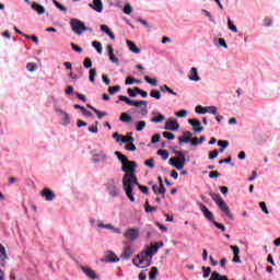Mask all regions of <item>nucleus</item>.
I'll list each match as a JSON object with an SVG mask.
<instances>
[{
    "label": "nucleus",
    "mask_w": 280,
    "mask_h": 280,
    "mask_svg": "<svg viewBox=\"0 0 280 280\" xmlns=\"http://www.w3.org/2000/svg\"><path fill=\"white\" fill-rule=\"evenodd\" d=\"M133 106L136 108H139L140 106H143L140 109V114L148 115V101H133Z\"/></svg>",
    "instance_id": "nucleus-18"
},
{
    "label": "nucleus",
    "mask_w": 280,
    "mask_h": 280,
    "mask_svg": "<svg viewBox=\"0 0 280 280\" xmlns=\"http://www.w3.org/2000/svg\"><path fill=\"white\" fill-rule=\"evenodd\" d=\"M174 154L175 156L168 160V165L180 172V170H183V167H185L187 164V160L185 159V154H183L182 151H174Z\"/></svg>",
    "instance_id": "nucleus-3"
},
{
    "label": "nucleus",
    "mask_w": 280,
    "mask_h": 280,
    "mask_svg": "<svg viewBox=\"0 0 280 280\" xmlns=\"http://www.w3.org/2000/svg\"><path fill=\"white\" fill-rule=\"evenodd\" d=\"M70 27L73 34H77V36H82L84 32H89V27H86V25H84V22L80 21L79 19H71Z\"/></svg>",
    "instance_id": "nucleus-5"
},
{
    "label": "nucleus",
    "mask_w": 280,
    "mask_h": 280,
    "mask_svg": "<svg viewBox=\"0 0 280 280\" xmlns=\"http://www.w3.org/2000/svg\"><path fill=\"white\" fill-rule=\"evenodd\" d=\"M230 248L234 256L240 255V247L237 245H230Z\"/></svg>",
    "instance_id": "nucleus-59"
},
{
    "label": "nucleus",
    "mask_w": 280,
    "mask_h": 280,
    "mask_svg": "<svg viewBox=\"0 0 280 280\" xmlns=\"http://www.w3.org/2000/svg\"><path fill=\"white\" fill-rule=\"evenodd\" d=\"M201 270L203 279H208L209 275H211V267H201Z\"/></svg>",
    "instance_id": "nucleus-51"
},
{
    "label": "nucleus",
    "mask_w": 280,
    "mask_h": 280,
    "mask_svg": "<svg viewBox=\"0 0 280 280\" xmlns=\"http://www.w3.org/2000/svg\"><path fill=\"white\" fill-rule=\"evenodd\" d=\"M150 96L153 97V100H161V92L159 90H151Z\"/></svg>",
    "instance_id": "nucleus-49"
},
{
    "label": "nucleus",
    "mask_w": 280,
    "mask_h": 280,
    "mask_svg": "<svg viewBox=\"0 0 280 280\" xmlns=\"http://www.w3.org/2000/svg\"><path fill=\"white\" fill-rule=\"evenodd\" d=\"M83 67L85 69H91L93 67V61L91 60V58L86 57L83 61Z\"/></svg>",
    "instance_id": "nucleus-52"
},
{
    "label": "nucleus",
    "mask_w": 280,
    "mask_h": 280,
    "mask_svg": "<svg viewBox=\"0 0 280 280\" xmlns=\"http://www.w3.org/2000/svg\"><path fill=\"white\" fill-rule=\"evenodd\" d=\"M91 154L93 163H102L103 165H106L108 163V154L106 153V151L93 150Z\"/></svg>",
    "instance_id": "nucleus-7"
},
{
    "label": "nucleus",
    "mask_w": 280,
    "mask_h": 280,
    "mask_svg": "<svg viewBox=\"0 0 280 280\" xmlns=\"http://www.w3.org/2000/svg\"><path fill=\"white\" fill-rule=\"evenodd\" d=\"M212 200L218 205L219 209L223 211V213L229 218L230 220H233V213H231V209H229V205H226V201L222 200L220 195L212 194L211 195Z\"/></svg>",
    "instance_id": "nucleus-4"
},
{
    "label": "nucleus",
    "mask_w": 280,
    "mask_h": 280,
    "mask_svg": "<svg viewBox=\"0 0 280 280\" xmlns=\"http://www.w3.org/2000/svg\"><path fill=\"white\" fill-rule=\"evenodd\" d=\"M96 75H97V70L95 68L90 69V77H89L90 82L94 83Z\"/></svg>",
    "instance_id": "nucleus-43"
},
{
    "label": "nucleus",
    "mask_w": 280,
    "mask_h": 280,
    "mask_svg": "<svg viewBox=\"0 0 280 280\" xmlns=\"http://www.w3.org/2000/svg\"><path fill=\"white\" fill-rule=\"evenodd\" d=\"M144 128H145V121L141 120L138 122L136 130L137 132H141V130H143Z\"/></svg>",
    "instance_id": "nucleus-58"
},
{
    "label": "nucleus",
    "mask_w": 280,
    "mask_h": 280,
    "mask_svg": "<svg viewBox=\"0 0 280 280\" xmlns=\"http://www.w3.org/2000/svg\"><path fill=\"white\" fill-rule=\"evenodd\" d=\"M158 275H159V268L152 267L151 271L149 272V279L150 280H155Z\"/></svg>",
    "instance_id": "nucleus-37"
},
{
    "label": "nucleus",
    "mask_w": 280,
    "mask_h": 280,
    "mask_svg": "<svg viewBox=\"0 0 280 280\" xmlns=\"http://www.w3.org/2000/svg\"><path fill=\"white\" fill-rule=\"evenodd\" d=\"M175 117H178L180 119L187 117V109H182L179 112H175Z\"/></svg>",
    "instance_id": "nucleus-55"
},
{
    "label": "nucleus",
    "mask_w": 280,
    "mask_h": 280,
    "mask_svg": "<svg viewBox=\"0 0 280 280\" xmlns=\"http://www.w3.org/2000/svg\"><path fill=\"white\" fill-rule=\"evenodd\" d=\"M228 27H229L230 32L237 34V26H235V24H233L231 19H228Z\"/></svg>",
    "instance_id": "nucleus-45"
},
{
    "label": "nucleus",
    "mask_w": 280,
    "mask_h": 280,
    "mask_svg": "<svg viewBox=\"0 0 280 280\" xmlns=\"http://www.w3.org/2000/svg\"><path fill=\"white\" fill-rule=\"evenodd\" d=\"M101 229H106L107 231H112V233H115L116 235H121V229L115 228L112 223H102Z\"/></svg>",
    "instance_id": "nucleus-23"
},
{
    "label": "nucleus",
    "mask_w": 280,
    "mask_h": 280,
    "mask_svg": "<svg viewBox=\"0 0 280 280\" xmlns=\"http://www.w3.org/2000/svg\"><path fill=\"white\" fill-rule=\"evenodd\" d=\"M101 32H103L104 34H107V36H109V38L112 40H115V34H113V32H110V28H108L107 25L102 24L101 25Z\"/></svg>",
    "instance_id": "nucleus-28"
},
{
    "label": "nucleus",
    "mask_w": 280,
    "mask_h": 280,
    "mask_svg": "<svg viewBox=\"0 0 280 280\" xmlns=\"http://www.w3.org/2000/svg\"><path fill=\"white\" fill-rule=\"evenodd\" d=\"M163 137L165 139H168V141H174V139H176V136L170 131H165L163 132Z\"/></svg>",
    "instance_id": "nucleus-54"
},
{
    "label": "nucleus",
    "mask_w": 280,
    "mask_h": 280,
    "mask_svg": "<svg viewBox=\"0 0 280 280\" xmlns=\"http://www.w3.org/2000/svg\"><path fill=\"white\" fill-rule=\"evenodd\" d=\"M201 14H205V16L209 19L210 23H215V19H213V15L208 10L201 9Z\"/></svg>",
    "instance_id": "nucleus-41"
},
{
    "label": "nucleus",
    "mask_w": 280,
    "mask_h": 280,
    "mask_svg": "<svg viewBox=\"0 0 280 280\" xmlns=\"http://www.w3.org/2000/svg\"><path fill=\"white\" fill-rule=\"evenodd\" d=\"M125 150H127L128 152L137 151V147L135 145V141H130L129 143H127V145L125 147Z\"/></svg>",
    "instance_id": "nucleus-48"
},
{
    "label": "nucleus",
    "mask_w": 280,
    "mask_h": 280,
    "mask_svg": "<svg viewBox=\"0 0 280 280\" xmlns=\"http://www.w3.org/2000/svg\"><path fill=\"white\" fill-rule=\"evenodd\" d=\"M126 45L131 54H141V48L137 47V44H135V42L127 39Z\"/></svg>",
    "instance_id": "nucleus-24"
},
{
    "label": "nucleus",
    "mask_w": 280,
    "mask_h": 280,
    "mask_svg": "<svg viewBox=\"0 0 280 280\" xmlns=\"http://www.w3.org/2000/svg\"><path fill=\"white\" fill-rule=\"evenodd\" d=\"M8 254H5V247L0 243V265L5 266Z\"/></svg>",
    "instance_id": "nucleus-27"
},
{
    "label": "nucleus",
    "mask_w": 280,
    "mask_h": 280,
    "mask_svg": "<svg viewBox=\"0 0 280 280\" xmlns=\"http://www.w3.org/2000/svg\"><path fill=\"white\" fill-rule=\"evenodd\" d=\"M31 10H33V12H36L38 16H43V14L47 12V9H45V7H43V4L38 2H31Z\"/></svg>",
    "instance_id": "nucleus-12"
},
{
    "label": "nucleus",
    "mask_w": 280,
    "mask_h": 280,
    "mask_svg": "<svg viewBox=\"0 0 280 280\" xmlns=\"http://www.w3.org/2000/svg\"><path fill=\"white\" fill-rule=\"evenodd\" d=\"M183 137L178 138L179 145H183V143H191V137H194V135L191 131H184Z\"/></svg>",
    "instance_id": "nucleus-22"
},
{
    "label": "nucleus",
    "mask_w": 280,
    "mask_h": 280,
    "mask_svg": "<svg viewBox=\"0 0 280 280\" xmlns=\"http://www.w3.org/2000/svg\"><path fill=\"white\" fill-rule=\"evenodd\" d=\"M206 110L209 115H218V107L217 106H213V105L207 106Z\"/></svg>",
    "instance_id": "nucleus-47"
},
{
    "label": "nucleus",
    "mask_w": 280,
    "mask_h": 280,
    "mask_svg": "<svg viewBox=\"0 0 280 280\" xmlns=\"http://www.w3.org/2000/svg\"><path fill=\"white\" fill-rule=\"evenodd\" d=\"M212 43L214 47H223V49H229V45L226 44V40H224V38L214 37Z\"/></svg>",
    "instance_id": "nucleus-25"
},
{
    "label": "nucleus",
    "mask_w": 280,
    "mask_h": 280,
    "mask_svg": "<svg viewBox=\"0 0 280 280\" xmlns=\"http://www.w3.org/2000/svg\"><path fill=\"white\" fill-rule=\"evenodd\" d=\"M132 255H135V249H132V246L127 245L126 247H124L122 253L120 254V259H122L124 261H128V259H130Z\"/></svg>",
    "instance_id": "nucleus-9"
},
{
    "label": "nucleus",
    "mask_w": 280,
    "mask_h": 280,
    "mask_svg": "<svg viewBox=\"0 0 280 280\" xmlns=\"http://www.w3.org/2000/svg\"><path fill=\"white\" fill-rule=\"evenodd\" d=\"M40 196L43 199L46 200V202H51V200H54L56 198V194H54V190H51L49 188H44L40 191Z\"/></svg>",
    "instance_id": "nucleus-11"
},
{
    "label": "nucleus",
    "mask_w": 280,
    "mask_h": 280,
    "mask_svg": "<svg viewBox=\"0 0 280 280\" xmlns=\"http://www.w3.org/2000/svg\"><path fill=\"white\" fill-rule=\"evenodd\" d=\"M144 209H145L147 213H154V211H156V209H159V208L158 207H151L150 201H145Z\"/></svg>",
    "instance_id": "nucleus-42"
},
{
    "label": "nucleus",
    "mask_w": 280,
    "mask_h": 280,
    "mask_svg": "<svg viewBox=\"0 0 280 280\" xmlns=\"http://www.w3.org/2000/svg\"><path fill=\"white\" fill-rule=\"evenodd\" d=\"M144 81L147 84H150L151 86H159V80L158 79H150V77L145 75Z\"/></svg>",
    "instance_id": "nucleus-36"
},
{
    "label": "nucleus",
    "mask_w": 280,
    "mask_h": 280,
    "mask_svg": "<svg viewBox=\"0 0 280 280\" xmlns=\"http://www.w3.org/2000/svg\"><path fill=\"white\" fill-rule=\"evenodd\" d=\"M124 13H125V14H132V5H130V4H125V7H124Z\"/></svg>",
    "instance_id": "nucleus-63"
},
{
    "label": "nucleus",
    "mask_w": 280,
    "mask_h": 280,
    "mask_svg": "<svg viewBox=\"0 0 280 280\" xmlns=\"http://www.w3.org/2000/svg\"><path fill=\"white\" fill-rule=\"evenodd\" d=\"M218 145H219L220 148H223V149L226 150V148H229V141H226V140H219V141H218Z\"/></svg>",
    "instance_id": "nucleus-61"
},
{
    "label": "nucleus",
    "mask_w": 280,
    "mask_h": 280,
    "mask_svg": "<svg viewBox=\"0 0 280 280\" xmlns=\"http://www.w3.org/2000/svg\"><path fill=\"white\" fill-rule=\"evenodd\" d=\"M259 207H260L262 213H265L266 215H269L270 211H268V207H266V203L264 201H261L259 203Z\"/></svg>",
    "instance_id": "nucleus-56"
},
{
    "label": "nucleus",
    "mask_w": 280,
    "mask_h": 280,
    "mask_svg": "<svg viewBox=\"0 0 280 280\" xmlns=\"http://www.w3.org/2000/svg\"><path fill=\"white\" fill-rule=\"evenodd\" d=\"M89 224H90V226H92V229H95V226H97V229H102L101 224H103V222L95 219V218H90L89 219Z\"/></svg>",
    "instance_id": "nucleus-29"
},
{
    "label": "nucleus",
    "mask_w": 280,
    "mask_h": 280,
    "mask_svg": "<svg viewBox=\"0 0 280 280\" xmlns=\"http://www.w3.org/2000/svg\"><path fill=\"white\" fill-rule=\"evenodd\" d=\"M199 209L201 213L205 215L206 220H209V222H215V220H213V212H210L207 206H205L203 203H199Z\"/></svg>",
    "instance_id": "nucleus-16"
},
{
    "label": "nucleus",
    "mask_w": 280,
    "mask_h": 280,
    "mask_svg": "<svg viewBox=\"0 0 280 280\" xmlns=\"http://www.w3.org/2000/svg\"><path fill=\"white\" fill-rule=\"evenodd\" d=\"M187 78L190 82H200V80H202L198 73V68H190Z\"/></svg>",
    "instance_id": "nucleus-13"
},
{
    "label": "nucleus",
    "mask_w": 280,
    "mask_h": 280,
    "mask_svg": "<svg viewBox=\"0 0 280 280\" xmlns=\"http://www.w3.org/2000/svg\"><path fill=\"white\" fill-rule=\"evenodd\" d=\"M158 155L161 156L162 161L170 159V153L165 150L158 151Z\"/></svg>",
    "instance_id": "nucleus-44"
},
{
    "label": "nucleus",
    "mask_w": 280,
    "mask_h": 280,
    "mask_svg": "<svg viewBox=\"0 0 280 280\" xmlns=\"http://www.w3.org/2000/svg\"><path fill=\"white\" fill-rule=\"evenodd\" d=\"M92 47L97 51V54L102 55L104 51V48L102 47V43L100 42H92Z\"/></svg>",
    "instance_id": "nucleus-34"
},
{
    "label": "nucleus",
    "mask_w": 280,
    "mask_h": 280,
    "mask_svg": "<svg viewBox=\"0 0 280 280\" xmlns=\"http://www.w3.org/2000/svg\"><path fill=\"white\" fill-rule=\"evenodd\" d=\"M195 113H197V115H207V106L197 105L195 107Z\"/></svg>",
    "instance_id": "nucleus-35"
},
{
    "label": "nucleus",
    "mask_w": 280,
    "mask_h": 280,
    "mask_svg": "<svg viewBox=\"0 0 280 280\" xmlns=\"http://www.w3.org/2000/svg\"><path fill=\"white\" fill-rule=\"evenodd\" d=\"M107 54L110 62L114 65H119V58L115 56V49H113L112 45H107Z\"/></svg>",
    "instance_id": "nucleus-20"
},
{
    "label": "nucleus",
    "mask_w": 280,
    "mask_h": 280,
    "mask_svg": "<svg viewBox=\"0 0 280 280\" xmlns=\"http://www.w3.org/2000/svg\"><path fill=\"white\" fill-rule=\"evenodd\" d=\"M130 141H135V138L132 136H121L120 143H130Z\"/></svg>",
    "instance_id": "nucleus-50"
},
{
    "label": "nucleus",
    "mask_w": 280,
    "mask_h": 280,
    "mask_svg": "<svg viewBox=\"0 0 280 280\" xmlns=\"http://www.w3.org/2000/svg\"><path fill=\"white\" fill-rule=\"evenodd\" d=\"M105 264H118L119 257L113 250H107L105 254Z\"/></svg>",
    "instance_id": "nucleus-14"
},
{
    "label": "nucleus",
    "mask_w": 280,
    "mask_h": 280,
    "mask_svg": "<svg viewBox=\"0 0 280 280\" xmlns=\"http://www.w3.org/2000/svg\"><path fill=\"white\" fill-rule=\"evenodd\" d=\"M80 268L82 272L85 273V277H88L89 279H97V273L90 267L81 266Z\"/></svg>",
    "instance_id": "nucleus-21"
},
{
    "label": "nucleus",
    "mask_w": 280,
    "mask_h": 280,
    "mask_svg": "<svg viewBox=\"0 0 280 280\" xmlns=\"http://www.w3.org/2000/svg\"><path fill=\"white\" fill-rule=\"evenodd\" d=\"M107 191L113 198H117V196H119V188H117L115 180H112L107 184Z\"/></svg>",
    "instance_id": "nucleus-15"
},
{
    "label": "nucleus",
    "mask_w": 280,
    "mask_h": 280,
    "mask_svg": "<svg viewBox=\"0 0 280 280\" xmlns=\"http://www.w3.org/2000/svg\"><path fill=\"white\" fill-rule=\"evenodd\" d=\"M159 248H163V241L148 245L142 252L135 256L132 259L133 266H136V268H149L152 264V258L159 253Z\"/></svg>",
    "instance_id": "nucleus-2"
},
{
    "label": "nucleus",
    "mask_w": 280,
    "mask_h": 280,
    "mask_svg": "<svg viewBox=\"0 0 280 280\" xmlns=\"http://www.w3.org/2000/svg\"><path fill=\"white\" fill-rule=\"evenodd\" d=\"M160 91L162 93H168L170 95H174V96L178 95L176 92H174V90H172V88H168L167 84L161 85Z\"/></svg>",
    "instance_id": "nucleus-30"
},
{
    "label": "nucleus",
    "mask_w": 280,
    "mask_h": 280,
    "mask_svg": "<svg viewBox=\"0 0 280 280\" xmlns=\"http://www.w3.org/2000/svg\"><path fill=\"white\" fill-rule=\"evenodd\" d=\"M152 124H161L165 121V116L163 114H158L156 117L151 118Z\"/></svg>",
    "instance_id": "nucleus-38"
},
{
    "label": "nucleus",
    "mask_w": 280,
    "mask_h": 280,
    "mask_svg": "<svg viewBox=\"0 0 280 280\" xmlns=\"http://www.w3.org/2000/svg\"><path fill=\"white\" fill-rule=\"evenodd\" d=\"M220 152L218 150H213L212 152L209 153V159L210 161H213V159H218Z\"/></svg>",
    "instance_id": "nucleus-60"
},
{
    "label": "nucleus",
    "mask_w": 280,
    "mask_h": 280,
    "mask_svg": "<svg viewBox=\"0 0 280 280\" xmlns=\"http://www.w3.org/2000/svg\"><path fill=\"white\" fill-rule=\"evenodd\" d=\"M119 120L122 121L124 124H128L132 121V116H130L128 113H121Z\"/></svg>",
    "instance_id": "nucleus-31"
},
{
    "label": "nucleus",
    "mask_w": 280,
    "mask_h": 280,
    "mask_svg": "<svg viewBox=\"0 0 280 280\" xmlns=\"http://www.w3.org/2000/svg\"><path fill=\"white\" fill-rule=\"evenodd\" d=\"M119 91H121V86L119 85L110 86L108 89L109 95H115L116 93H119Z\"/></svg>",
    "instance_id": "nucleus-46"
},
{
    "label": "nucleus",
    "mask_w": 280,
    "mask_h": 280,
    "mask_svg": "<svg viewBox=\"0 0 280 280\" xmlns=\"http://www.w3.org/2000/svg\"><path fill=\"white\" fill-rule=\"evenodd\" d=\"M136 93H138L139 95H141V97H148V92L139 89V88H135Z\"/></svg>",
    "instance_id": "nucleus-64"
},
{
    "label": "nucleus",
    "mask_w": 280,
    "mask_h": 280,
    "mask_svg": "<svg viewBox=\"0 0 280 280\" xmlns=\"http://www.w3.org/2000/svg\"><path fill=\"white\" fill-rule=\"evenodd\" d=\"M125 175L122 176V189L130 202H135V187L139 185V180L135 175V170H137V163L130 162L128 160L121 167Z\"/></svg>",
    "instance_id": "nucleus-1"
},
{
    "label": "nucleus",
    "mask_w": 280,
    "mask_h": 280,
    "mask_svg": "<svg viewBox=\"0 0 280 280\" xmlns=\"http://www.w3.org/2000/svg\"><path fill=\"white\" fill-rule=\"evenodd\" d=\"M209 280H226V276H222L218 271H212Z\"/></svg>",
    "instance_id": "nucleus-32"
},
{
    "label": "nucleus",
    "mask_w": 280,
    "mask_h": 280,
    "mask_svg": "<svg viewBox=\"0 0 280 280\" xmlns=\"http://www.w3.org/2000/svg\"><path fill=\"white\" fill-rule=\"evenodd\" d=\"M152 189H153V192L159 196V194L162 196V198H165V186H163V184H161V186H156V185H153L152 186Z\"/></svg>",
    "instance_id": "nucleus-26"
},
{
    "label": "nucleus",
    "mask_w": 280,
    "mask_h": 280,
    "mask_svg": "<svg viewBox=\"0 0 280 280\" xmlns=\"http://www.w3.org/2000/svg\"><path fill=\"white\" fill-rule=\"evenodd\" d=\"M55 113L58 115V117H60L61 126H69V124H71V116L69 113L59 107L55 108Z\"/></svg>",
    "instance_id": "nucleus-8"
},
{
    "label": "nucleus",
    "mask_w": 280,
    "mask_h": 280,
    "mask_svg": "<svg viewBox=\"0 0 280 280\" xmlns=\"http://www.w3.org/2000/svg\"><path fill=\"white\" fill-rule=\"evenodd\" d=\"M180 128V125H178V121L176 119H168L165 122L164 130H171L172 132H176Z\"/></svg>",
    "instance_id": "nucleus-10"
},
{
    "label": "nucleus",
    "mask_w": 280,
    "mask_h": 280,
    "mask_svg": "<svg viewBox=\"0 0 280 280\" xmlns=\"http://www.w3.org/2000/svg\"><path fill=\"white\" fill-rule=\"evenodd\" d=\"M70 47L73 49V51H77V54H82V47L71 43Z\"/></svg>",
    "instance_id": "nucleus-62"
},
{
    "label": "nucleus",
    "mask_w": 280,
    "mask_h": 280,
    "mask_svg": "<svg viewBox=\"0 0 280 280\" xmlns=\"http://www.w3.org/2000/svg\"><path fill=\"white\" fill-rule=\"evenodd\" d=\"M89 7L98 13H102L104 11V3H102V0H93V2L89 4Z\"/></svg>",
    "instance_id": "nucleus-19"
},
{
    "label": "nucleus",
    "mask_w": 280,
    "mask_h": 280,
    "mask_svg": "<svg viewBox=\"0 0 280 280\" xmlns=\"http://www.w3.org/2000/svg\"><path fill=\"white\" fill-rule=\"evenodd\" d=\"M115 156H117L118 161H120L121 165L128 163V158H126V155L121 154V152L116 151L115 152Z\"/></svg>",
    "instance_id": "nucleus-33"
},
{
    "label": "nucleus",
    "mask_w": 280,
    "mask_h": 280,
    "mask_svg": "<svg viewBox=\"0 0 280 280\" xmlns=\"http://www.w3.org/2000/svg\"><path fill=\"white\" fill-rule=\"evenodd\" d=\"M36 69H38V65L37 63H34V62L26 63V70L30 73H34V71H36Z\"/></svg>",
    "instance_id": "nucleus-39"
},
{
    "label": "nucleus",
    "mask_w": 280,
    "mask_h": 280,
    "mask_svg": "<svg viewBox=\"0 0 280 280\" xmlns=\"http://www.w3.org/2000/svg\"><path fill=\"white\" fill-rule=\"evenodd\" d=\"M188 124L192 127V130L195 132H202V130H205V127H202V122H200V120L196 118L189 119Z\"/></svg>",
    "instance_id": "nucleus-17"
},
{
    "label": "nucleus",
    "mask_w": 280,
    "mask_h": 280,
    "mask_svg": "<svg viewBox=\"0 0 280 280\" xmlns=\"http://www.w3.org/2000/svg\"><path fill=\"white\" fill-rule=\"evenodd\" d=\"M52 3L56 8L60 10V12H67V7L60 4V2H58L57 0H52Z\"/></svg>",
    "instance_id": "nucleus-53"
},
{
    "label": "nucleus",
    "mask_w": 280,
    "mask_h": 280,
    "mask_svg": "<svg viewBox=\"0 0 280 280\" xmlns=\"http://www.w3.org/2000/svg\"><path fill=\"white\" fill-rule=\"evenodd\" d=\"M24 38H27L28 40H33L35 45H38V37H36V35H24Z\"/></svg>",
    "instance_id": "nucleus-57"
},
{
    "label": "nucleus",
    "mask_w": 280,
    "mask_h": 280,
    "mask_svg": "<svg viewBox=\"0 0 280 280\" xmlns=\"http://www.w3.org/2000/svg\"><path fill=\"white\" fill-rule=\"evenodd\" d=\"M122 237L128 242H137L141 237V230L139 228H128L124 232Z\"/></svg>",
    "instance_id": "nucleus-6"
},
{
    "label": "nucleus",
    "mask_w": 280,
    "mask_h": 280,
    "mask_svg": "<svg viewBox=\"0 0 280 280\" xmlns=\"http://www.w3.org/2000/svg\"><path fill=\"white\" fill-rule=\"evenodd\" d=\"M118 100H119V102H125L129 106H133L135 105V101L128 98V96L120 95V96H118Z\"/></svg>",
    "instance_id": "nucleus-40"
}]
</instances>
